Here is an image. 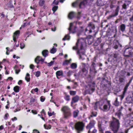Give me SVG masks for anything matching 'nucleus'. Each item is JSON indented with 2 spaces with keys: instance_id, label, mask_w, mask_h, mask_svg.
Returning a JSON list of instances; mask_svg holds the SVG:
<instances>
[{
  "instance_id": "nucleus-36",
  "label": "nucleus",
  "mask_w": 133,
  "mask_h": 133,
  "mask_svg": "<svg viewBox=\"0 0 133 133\" xmlns=\"http://www.w3.org/2000/svg\"><path fill=\"white\" fill-rule=\"evenodd\" d=\"M104 111H108L109 109L108 108L107 105H104L103 106V109H102Z\"/></svg>"
},
{
  "instance_id": "nucleus-33",
  "label": "nucleus",
  "mask_w": 133,
  "mask_h": 133,
  "mask_svg": "<svg viewBox=\"0 0 133 133\" xmlns=\"http://www.w3.org/2000/svg\"><path fill=\"white\" fill-rule=\"evenodd\" d=\"M79 113V111L78 110H76L73 112V115L74 117L76 118L78 116Z\"/></svg>"
},
{
  "instance_id": "nucleus-48",
  "label": "nucleus",
  "mask_w": 133,
  "mask_h": 133,
  "mask_svg": "<svg viewBox=\"0 0 133 133\" xmlns=\"http://www.w3.org/2000/svg\"><path fill=\"white\" fill-rule=\"evenodd\" d=\"M70 94L72 95H75L76 93V92L75 91H71L70 92Z\"/></svg>"
},
{
  "instance_id": "nucleus-1",
  "label": "nucleus",
  "mask_w": 133,
  "mask_h": 133,
  "mask_svg": "<svg viewBox=\"0 0 133 133\" xmlns=\"http://www.w3.org/2000/svg\"><path fill=\"white\" fill-rule=\"evenodd\" d=\"M130 73L125 70H122L118 72V76L119 77V81L120 84L124 85L127 81L126 76H129Z\"/></svg>"
},
{
  "instance_id": "nucleus-50",
  "label": "nucleus",
  "mask_w": 133,
  "mask_h": 133,
  "mask_svg": "<svg viewBox=\"0 0 133 133\" xmlns=\"http://www.w3.org/2000/svg\"><path fill=\"white\" fill-rule=\"evenodd\" d=\"M81 14V12H78V13L77 15V18L78 19H79L80 18H81V16L80 15Z\"/></svg>"
},
{
  "instance_id": "nucleus-20",
  "label": "nucleus",
  "mask_w": 133,
  "mask_h": 133,
  "mask_svg": "<svg viewBox=\"0 0 133 133\" xmlns=\"http://www.w3.org/2000/svg\"><path fill=\"white\" fill-rule=\"evenodd\" d=\"M94 123L93 122H90V123L86 127L87 129H89V131H88V133H90V130L91 129L94 127Z\"/></svg>"
},
{
  "instance_id": "nucleus-37",
  "label": "nucleus",
  "mask_w": 133,
  "mask_h": 133,
  "mask_svg": "<svg viewBox=\"0 0 133 133\" xmlns=\"http://www.w3.org/2000/svg\"><path fill=\"white\" fill-rule=\"evenodd\" d=\"M19 87L17 86H16L14 88V90L16 92H18L19 91Z\"/></svg>"
},
{
  "instance_id": "nucleus-26",
  "label": "nucleus",
  "mask_w": 133,
  "mask_h": 133,
  "mask_svg": "<svg viewBox=\"0 0 133 133\" xmlns=\"http://www.w3.org/2000/svg\"><path fill=\"white\" fill-rule=\"evenodd\" d=\"M88 43L89 44H91L93 42V38L92 36L88 37L87 38Z\"/></svg>"
},
{
  "instance_id": "nucleus-31",
  "label": "nucleus",
  "mask_w": 133,
  "mask_h": 133,
  "mask_svg": "<svg viewBox=\"0 0 133 133\" xmlns=\"http://www.w3.org/2000/svg\"><path fill=\"white\" fill-rule=\"evenodd\" d=\"M48 51L47 50H44L42 52V54L43 55L44 57H46L48 55Z\"/></svg>"
},
{
  "instance_id": "nucleus-44",
  "label": "nucleus",
  "mask_w": 133,
  "mask_h": 133,
  "mask_svg": "<svg viewBox=\"0 0 133 133\" xmlns=\"http://www.w3.org/2000/svg\"><path fill=\"white\" fill-rule=\"evenodd\" d=\"M114 104L115 106H118V105L119 104V103L117 101V98H116V99L114 102Z\"/></svg>"
},
{
  "instance_id": "nucleus-6",
  "label": "nucleus",
  "mask_w": 133,
  "mask_h": 133,
  "mask_svg": "<svg viewBox=\"0 0 133 133\" xmlns=\"http://www.w3.org/2000/svg\"><path fill=\"white\" fill-rule=\"evenodd\" d=\"M102 64L100 63H95V62H92V64L90 68V73L91 74L94 73L95 74L97 72V71L96 70V68L97 66H102Z\"/></svg>"
},
{
  "instance_id": "nucleus-51",
  "label": "nucleus",
  "mask_w": 133,
  "mask_h": 133,
  "mask_svg": "<svg viewBox=\"0 0 133 133\" xmlns=\"http://www.w3.org/2000/svg\"><path fill=\"white\" fill-rule=\"evenodd\" d=\"M20 48L21 49H22L24 48L25 46V45L23 43H20Z\"/></svg>"
},
{
  "instance_id": "nucleus-49",
  "label": "nucleus",
  "mask_w": 133,
  "mask_h": 133,
  "mask_svg": "<svg viewBox=\"0 0 133 133\" xmlns=\"http://www.w3.org/2000/svg\"><path fill=\"white\" fill-rule=\"evenodd\" d=\"M35 76L37 77H38L40 75V71H38L35 72Z\"/></svg>"
},
{
  "instance_id": "nucleus-21",
  "label": "nucleus",
  "mask_w": 133,
  "mask_h": 133,
  "mask_svg": "<svg viewBox=\"0 0 133 133\" xmlns=\"http://www.w3.org/2000/svg\"><path fill=\"white\" fill-rule=\"evenodd\" d=\"M79 97L77 96L73 97L71 103V104H72L74 103L77 102L79 100Z\"/></svg>"
},
{
  "instance_id": "nucleus-3",
  "label": "nucleus",
  "mask_w": 133,
  "mask_h": 133,
  "mask_svg": "<svg viewBox=\"0 0 133 133\" xmlns=\"http://www.w3.org/2000/svg\"><path fill=\"white\" fill-rule=\"evenodd\" d=\"M63 112L64 118L67 119L70 117L71 115L70 109L67 106H64L61 109Z\"/></svg>"
},
{
  "instance_id": "nucleus-43",
  "label": "nucleus",
  "mask_w": 133,
  "mask_h": 133,
  "mask_svg": "<svg viewBox=\"0 0 133 133\" xmlns=\"http://www.w3.org/2000/svg\"><path fill=\"white\" fill-rule=\"evenodd\" d=\"M77 67V65L76 63H72L71 64V67L73 69H76Z\"/></svg>"
},
{
  "instance_id": "nucleus-19",
  "label": "nucleus",
  "mask_w": 133,
  "mask_h": 133,
  "mask_svg": "<svg viewBox=\"0 0 133 133\" xmlns=\"http://www.w3.org/2000/svg\"><path fill=\"white\" fill-rule=\"evenodd\" d=\"M103 103L101 101H99L96 102L94 106V109L96 110L97 108L99 107V108H101V107L103 105Z\"/></svg>"
},
{
  "instance_id": "nucleus-34",
  "label": "nucleus",
  "mask_w": 133,
  "mask_h": 133,
  "mask_svg": "<svg viewBox=\"0 0 133 133\" xmlns=\"http://www.w3.org/2000/svg\"><path fill=\"white\" fill-rule=\"evenodd\" d=\"M25 78L27 82H29L30 81V75L29 73H27Z\"/></svg>"
},
{
  "instance_id": "nucleus-17",
  "label": "nucleus",
  "mask_w": 133,
  "mask_h": 133,
  "mask_svg": "<svg viewBox=\"0 0 133 133\" xmlns=\"http://www.w3.org/2000/svg\"><path fill=\"white\" fill-rule=\"evenodd\" d=\"M95 28V25L93 23H90L88 25V27L85 29V31H89V32L91 33L92 32V30H94Z\"/></svg>"
},
{
  "instance_id": "nucleus-60",
  "label": "nucleus",
  "mask_w": 133,
  "mask_h": 133,
  "mask_svg": "<svg viewBox=\"0 0 133 133\" xmlns=\"http://www.w3.org/2000/svg\"><path fill=\"white\" fill-rule=\"evenodd\" d=\"M9 116V114L8 113H6L5 115L4 118L5 119H7V117Z\"/></svg>"
},
{
  "instance_id": "nucleus-4",
  "label": "nucleus",
  "mask_w": 133,
  "mask_h": 133,
  "mask_svg": "<svg viewBox=\"0 0 133 133\" xmlns=\"http://www.w3.org/2000/svg\"><path fill=\"white\" fill-rule=\"evenodd\" d=\"M82 69L79 72V75H81L82 77H84L86 76L88 69L89 65L88 64L82 63Z\"/></svg>"
},
{
  "instance_id": "nucleus-13",
  "label": "nucleus",
  "mask_w": 133,
  "mask_h": 133,
  "mask_svg": "<svg viewBox=\"0 0 133 133\" xmlns=\"http://www.w3.org/2000/svg\"><path fill=\"white\" fill-rule=\"evenodd\" d=\"M127 116V117L125 119L124 125L125 127H130V125L132 127V124H133V120L131 121L130 118L128 117V115Z\"/></svg>"
},
{
  "instance_id": "nucleus-25",
  "label": "nucleus",
  "mask_w": 133,
  "mask_h": 133,
  "mask_svg": "<svg viewBox=\"0 0 133 133\" xmlns=\"http://www.w3.org/2000/svg\"><path fill=\"white\" fill-rule=\"evenodd\" d=\"M111 31L112 32L115 33V35H116L117 32L116 26H115L112 27L111 29Z\"/></svg>"
},
{
  "instance_id": "nucleus-52",
  "label": "nucleus",
  "mask_w": 133,
  "mask_h": 133,
  "mask_svg": "<svg viewBox=\"0 0 133 133\" xmlns=\"http://www.w3.org/2000/svg\"><path fill=\"white\" fill-rule=\"evenodd\" d=\"M69 63V61L68 60H66L63 63V65H67Z\"/></svg>"
},
{
  "instance_id": "nucleus-29",
  "label": "nucleus",
  "mask_w": 133,
  "mask_h": 133,
  "mask_svg": "<svg viewBox=\"0 0 133 133\" xmlns=\"http://www.w3.org/2000/svg\"><path fill=\"white\" fill-rule=\"evenodd\" d=\"M113 57L114 59H115L117 60L119 59L120 57L119 55L118 54H113Z\"/></svg>"
},
{
  "instance_id": "nucleus-38",
  "label": "nucleus",
  "mask_w": 133,
  "mask_h": 133,
  "mask_svg": "<svg viewBox=\"0 0 133 133\" xmlns=\"http://www.w3.org/2000/svg\"><path fill=\"white\" fill-rule=\"evenodd\" d=\"M80 50H77V54L79 55V59L83 60L84 59V58H82V57L81 56V55L80 53Z\"/></svg>"
},
{
  "instance_id": "nucleus-16",
  "label": "nucleus",
  "mask_w": 133,
  "mask_h": 133,
  "mask_svg": "<svg viewBox=\"0 0 133 133\" xmlns=\"http://www.w3.org/2000/svg\"><path fill=\"white\" fill-rule=\"evenodd\" d=\"M77 28V27L76 26H74L73 25V23H70L69 27L68 28L69 33L74 34L76 32Z\"/></svg>"
},
{
  "instance_id": "nucleus-2",
  "label": "nucleus",
  "mask_w": 133,
  "mask_h": 133,
  "mask_svg": "<svg viewBox=\"0 0 133 133\" xmlns=\"http://www.w3.org/2000/svg\"><path fill=\"white\" fill-rule=\"evenodd\" d=\"M119 123L118 120L115 118L112 117V120L111 122L110 127L114 133H116L119 126Z\"/></svg>"
},
{
  "instance_id": "nucleus-56",
  "label": "nucleus",
  "mask_w": 133,
  "mask_h": 133,
  "mask_svg": "<svg viewBox=\"0 0 133 133\" xmlns=\"http://www.w3.org/2000/svg\"><path fill=\"white\" fill-rule=\"evenodd\" d=\"M48 115L49 116H52V115H54V112H53L52 113L51 112H48Z\"/></svg>"
},
{
  "instance_id": "nucleus-30",
  "label": "nucleus",
  "mask_w": 133,
  "mask_h": 133,
  "mask_svg": "<svg viewBox=\"0 0 133 133\" xmlns=\"http://www.w3.org/2000/svg\"><path fill=\"white\" fill-rule=\"evenodd\" d=\"M41 57L39 56H37L35 59V62L37 64H38L40 61Z\"/></svg>"
},
{
  "instance_id": "nucleus-35",
  "label": "nucleus",
  "mask_w": 133,
  "mask_h": 133,
  "mask_svg": "<svg viewBox=\"0 0 133 133\" xmlns=\"http://www.w3.org/2000/svg\"><path fill=\"white\" fill-rule=\"evenodd\" d=\"M74 16V14L73 12H70L68 15V17L70 19H72Z\"/></svg>"
},
{
  "instance_id": "nucleus-27",
  "label": "nucleus",
  "mask_w": 133,
  "mask_h": 133,
  "mask_svg": "<svg viewBox=\"0 0 133 133\" xmlns=\"http://www.w3.org/2000/svg\"><path fill=\"white\" fill-rule=\"evenodd\" d=\"M101 42V39L100 38H97L96 42L94 44V46H98Z\"/></svg>"
},
{
  "instance_id": "nucleus-14",
  "label": "nucleus",
  "mask_w": 133,
  "mask_h": 133,
  "mask_svg": "<svg viewBox=\"0 0 133 133\" xmlns=\"http://www.w3.org/2000/svg\"><path fill=\"white\" fill-rule=\"evenodd\" d=\"M80 41V49L78 50H80V53L81 55H84V54L85 52L84 50L83 49V45L85 44V39L82 38H81Z\"/></svg>"
},
{
  "instance_id": "nucleus-15",
  "label": "nucleus",
  "mask_w": 133,
  "mask_h": 133,
  "mask_svg": "<svg viewBox=\"0 0 133 133\" xmlns=\"http://www.w3.org/2000/svg\"><path fill=\"white\" fill-rule=\"evenodd\" d=\"M131 3V1L129 0H125V2L122 5L121 10H124L125 11L127 8L129 7V5Z\"/></svg>"
},
{
  "instance_id": "nucleus-28",
  "label": "nucleus",
  "mask_w": 133,
  "mask_h": 133,
  "mask_svg": "<svg viewBox=\"0 0 133 133\" xmlns=\"http://www.w3.org/2000/svg\"><path fill=\"white\" fill-rule=\"evenodd\" d=\"M125 25L124 24H122L120 26V29L122 32H123L125 30Z\"/></svg>"
},
{
  "instance_id": "nucleus-5",
  "label": "nucleus",
  "mask_w": 133,
  "mask_h": 133,
  "mask_svg": "<svg viewBox=\"0 0 133 133\" xmlns=\"http://www.w3.org/2000/svg\"><path fill=\"white\" fill-rule=\"evenodd\" d=\"M87 0H83L80 2L79 5L78 4L80 2L79 0H77L76 2L72 3V6L74 7H77L79 6L80 8H83L87 4Z\"/></svg>"
},
{
  "instance_id": "nucleus-58",
  "label": "nucleus",
  "mask_w": 133,
  "mask_h": 133,
  "mask_svg": "<svg viewBox=\"0 0 133 133\" xmlns=\"http://www.w3.org/2000/svg\"><path fill=\"white\" fill-rule=\"evenodd\" d=\"M72 72V71H69L68 73L67 74V76H70L71 75V73Z\"/></svg>"
},
{
  "instance_id": "nucleus-8",
  "label": "nucleus",
  "mask_w": 133,
  "mask_h": 133,
  "mask_svg": "<svg viewBox=\"0 0 133 133\" xmlns=\"http://www.w3.org/2000/svg\"><path fill=\"white\" fill-rule=\"evenodd\" d=\"M124 56L126 57H131L133 55V48L128 47L126 48L124 51Z\"/></svg>"
},
{
  "instance_id": "nucleus-11",
  "label": "nucleus",
  "mask_w": 133,
  "mask_h": 133,
  "mask_svg": "<svg viewBox=\"0 0 133 133\" xmlns=\"http://www.w3.org/2000/svg\"><path fill=\"white\" fill-rule=\"evenodd\" d=\"M84 126L83 123L81 122H78L75 124V128L77 131L78 133H80V131L83 130Z\"/></svg>"
},
{
  "instance_id": "nucleus-45",
  "label": "nucleus",
  "mask_w": 133,
  "mask_h": 133,
  "mask_svg": "<svg viewBox=\"0 0 133 133\" xmlns=\"http://www.w3.org/2000/svg\"><path fill=\"white\" fill-rule=\"evenodd\" d=\"M59 3V2L55 0L52 2V4L53 6H54L55 5H58Z\"/></svg>"
},
{
  "instance_id": "nucleus-55",
  "label": "nucleus",
  "mask_w": 133,
  "mask_h": 133,
  "mask_svg": "<svg viewBox=\"0 0 133 133\" xmlns=\"http://www.w3.org/2000/svg\"><path fill=\"white\" fill-rule=\"evenodd\" d=\"M98 127L99 128V131H102V129L101 127V124H98Z\"/></svg>"
},
{
  "instance_id": "nucleus-46",
  "label": "nucleus",
  "mask_w": 133,
  "mask_h": 133,
  "mask_svg": "<svg viewBox=\"0 0 133 133\" xmlns=\"http://www.w3.org/2000/svg\"><path fill=\"white\" fill-rule=\"evenodd\" d=\"M64 98L67 101H69L70 100L69 96L66 94Z\"/></svg>"
},
{
  "instance_id": "nucleus-39",
  "label": "nucleus",
  "mask_w": 133,
  "mask_h": 133,
  "mask_svg": "<svg viewBox=\"0 0 133 133\" xmlns=\"http://www.w3.org/2000/svg\"><path fill=\"white\" fill-rule=\"evenodd\" d=\"M44 0H40L39 2V5L41 6H42L44 5Z\"/></svg>"
},
{
  "instance_id": "nucleus-61",
  "label": "nucleus",
  "mask_w": 133,
  "mask_h": 133,
  "mask_svg": "<svg viewBox=\"0 0 133 133\" xmlns=\"http://www.w3.org/2000/svg\"><path fill=\"white\" fill-rule=\"evenodd\" d=\"M31 111H32V112L34 114H37V112L36 111V110H32Z\"/></svg>"
},
{
  "instance_id": "nucleus-24",
  "label": "nucleus",
  "mask_w": 133,
  "mask_h": 133,
  "mask_svg": "<svg viewBox=\"0 0 133 133\" xmlns=\"http://www.w3.org/2000/svg\"><path fill=\"white\" fill-rule=\"evenodd\" d=\"M121 47L122 45H121L118 42H117L116 43H114L113 48L115 49H117L118 47Z\"/></svg>"
},
{
  "instance_id": "nucleus-57",
  "label": "nucleus",
  "mask_w": 133,
  "mask_h": 133,
  "mask_svg": "<svg viewBox=\"0 0 133 133\" xmlns=\"http://www.w3.org/2000/svg\"><path fill=\"white\" fill-rule=\"evenodd\" d=\"M45 99V98L43 96H42L41 97L40 100L42 102H43L44 101Z\"/></svg>"
},
{
  "instance_id": "nucleus-40",
  "label": "nucleus",
  "mask_w": 133,
  "mask_h": 133,
  "mask_svg": "<svg viewBox=\"0 0 133 133\" xmlns=\"http://www.w3.org/2000/svg\"><path fill=\"white\" fill-rule=\"evenodd\" d=\"M70 39V37L69 34H68L66 35L63 38L62 40L63 41L65 40L66 39L69 40Z\"/></svg>"
},
{
  "instance_id": "nucleus-54",
  "label": "nucleus",
  "mask_w": 133,
  "mask_h": 133,
  "mask_svg": "<svg viewBox=\"0 0 133 133\" xmlns=\"http://www.w3.org/2000/svg\"><path fill=\"white\" fill-rule=\"evenodd\" d=\"M121 114V112L116 113V115L117 116L118 118H120Z\"/></svg>"
},
{
  "instance_id": "nucleus-62",
  "label": "nucleus",
  "mask_w": 133,
  "mask_h": 133,
  "mask_svg": "<svg viewBox=\"0 0 133 133\" xmlns=\"http://www.w3.org/2000/svg\"><path fill=\"white\" fill-rule=\"evenodd\" d=\"M83 31V30H81V31H80L77 33V36H79L80 35L81 32L82 31Z\"/></svg>"
},
{
  "instance_id": "nucleus-41",
  "label": "nucleus",
  "mask_w": 133,
  "mask_h": 133,
  "mask_svg": "<svg viewBox=\"0 0 133 133\" xmlns=\"http://www.w3.org/2000/svg\"><path fill=\"white\" fill-rule=\"evenodd\" d=\"M58 9V6H54L52 9V11H53L54 13Z\"/></svg>"
},
{
  "instance_id": "nucleus-10",
  "label": "nucleus",
  "mask_w": 133,
  "mask_h": 133,
  "mask_svg": "<svg viewBox=\"0 0 133 133\" xmlns=\"http://www.w3.org/2000/svg\"><path fill=\"white\" fill-rule=\"evenodd\" d=\"M95 83H93L91 84H88L86 88V91L89 94H91L95 90Z\"/></svg>"
},
{
  "instance_id": "nucleus-63",
  "label": "nucleus",
  "mask_w": 133,
  "mask_h": 133,
  "mask_svg": "<svg viewBox=\"0 0 133 133\" xmlns=\"http://www.w3.org/2000/svg\"><path fill=\"white\" fill-rule=\"evenodd\" d=\"M104 44L102 43H101L100 45V47H101L100 48H101V49L102 50L103 49V47Z\"/></svg>"
},
{
  "instance_id": "nucleus-22",
  "label": "nucleus",
  "mask_w": 133,
  "mask_h": 133,
  "mask_svg": "<svg viewBox=\"0 0 133 133\" xmlns=\"http://www.w3.org/2000/svg\"><path fill=\"white\" fill-rule=\"evenodd\" d=\"M81 40V39H78L77 42L76 44V46H74L73 47V50H78V46L79 45H80V40Z\"/></svg>"
},
{
  "instance_id": "nucleus-18",
  "label": "nucleus",
  "mask_w": 133,
  "mask_h": 133,
  "mask_svg": "<svg viewBox=\"0 0 133 133\" xmlns=\"http://www.w3.org/2000/svg\"><path fill=\"white\" fill-rule=\"evenodd\" d=\"M119 6H118L115 10L114 14L109 16L108 18V19H110L112 17H115L117 15L119 11Z\"/></svg>"
},
{
  "instance_id": "nucleus-59",
  "label": "nucleus",
  "mask_w": 133,
  "mask_h": 133,
  "mask_svg": "<svg viewBox=\"0 0 133 133\" xmlns=\"http://www.w3.org/2000/svg\"><path fill=\"white\" fill-rule=\"evenodd\" d=\"M35 101V99L32 97L31 98L30 101L31 102H33Z\"/></svg>"
},
{
  "instance_id": "nucleus-53",
  "label": "nucleus",
  "mask_w": 133,
  "mask_h": 133,
  "mask_svg": "<svg viewBox=\"0 0 133 133\" xmlns=\"http://www.w3.org/2000/svg\"><path fill=\"white\" fill-rule=\"evenodd\" d=\"M54 61H51L50 63H48V65L49 66H51L53 64H54Z\"/></svg>"
},
{
  "instance_id": "nucleus-47",
  "label": "nucleus",
  "mask_w": 133,
  "mask_h": 133,
  "mask_svg": "<svg viewBox=\"0 0 133 133\" xmlns=\"http://www.w3.org/2000/svg\"><path fill=\"white\" fill-rule=\"evenodd\" d=\"M62 73L61 71H57L56 73V76H60L62 75Z\"/></svg>"
},
{
  "instance_id": "nucleus-9",
  "label": "nucleus",
  "mask_w": 133,
  "mask_h": 133,
  "mask_svg": "<svg viewBox=\"0 0 133 133\" xmlns=\"http://www.w3.org/2000/svg\"><path fill=\"white\" fill-rule=\"evenodd\" d=\"M133 79V76H132L131 77L128 82L126 83V84L125 85L123 89V94L121 96V98L122 99H123L125 95V94L127 92L128 88L129 86L130 85Z\"/></svg>"
},
{
  "instance_id": "nucleus-12",
  "label": "nucleus",
  "mask_w": 133,
  "mask_h": 133,
  "mask_svg": "<svg viewBox=\"0 0 133 133\" xmlns=\"http://www.w3.org/2000/svg\"><path fill=\"white\" fill-rule=\"evenodd\" d=\"M125 103L131 104H133V92L129 93V95L126 98Z\"/></svg>"
},
{
  "instance_id": "nucleus-7",
  "label": "nucleus",
  "mask_w": 133,
  "mask_h": 133,
  "mask_svg": "<svg viewBox=\"0 0 133 133\" xmlns=\"http://www.w3.org/2000/svg\"><path fill=\"white\" fill-rule=\"evenodd\" d=\"M101 86L103 88H109L111 86V83L106 78L103 77L102 78V81L100 83Z\"/></svg>"
},
{
  "instance_id": "nucleus-64",
  "label": "nucleus",
  "mask_w": 133,
  "mask_h": 133,
  "mask_svg": "<svg viewBox=\"0 0 133 133\" xmlns=\"http://www.w3.org/2000/svg\"><path fill=\"white\" fill-rule=\"evenodd\" d=\"M129 20L130 21L132 22L133 21V15H132V17L129 18Z\"/></svg>"
},
{
  "instance_id": "nucleus-42",
  "label": "nucleus",
  "mask_w": 133,
  "mask_h": 133,
  "mask_svg": "<svg viewBox=\"0 0 133 133\" xmlns=\"http://www.w3.org/2000/svg\"><path fill=\"white\" fill-rule=\"evenodd\" d=\"M56 51V49L54 48L53 46L50 52L52 54L55 53Z\"/></svg>"
},
{
  "instance_id": "nucleus-32",
  "label": "nucleus",
  "mask_w": 133,
  "mask_h": 133,
  "mask_svg": "<svg viewBox=\"0 0 133 133\" xmlns=\"http://www.w3.org/2000/svg\"><path fill=\"white\" fill-rule=\"evenodd\" d=\"M103 3L101 0H97V5L98 6H102L103 5Z\"/></svg>"
},
{
  "instance_id": "nucleus-23",
  "label": "nucleus",
  "mask_w": 133,
  "mask_h": 133,
  "mask_svg": "<svg viewBox=\"0 0 133 133\" xmlns=\"http://www.w3.org/2000/svg\"><path fill=\"white\" fill-rule=\"evenodd\" d=\"M19 32L20 31L19 30H17L15 31L14 33V35L13 36V39L14 42H16V36L17 35H18L19 34Z\"/></svg>"
}]
</instances>
